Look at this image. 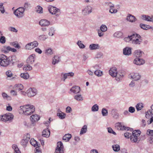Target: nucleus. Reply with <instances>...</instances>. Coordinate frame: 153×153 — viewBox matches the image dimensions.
Here are the masks:
<instances>
[{
  "label": "nucleus",
  "mask_w": 153,
  "mask_h": 153,
  "mask_svg": "<svg viewBox=\"0 0 153 153\" xmlns=\"http://www.w3.org/2000/svg\"><path fill=\"white\" fill-rule=\"evenodd\" d=\"M132 133V135L130 137L131 141L134 143H138L140 140H138V137L140 135L141 132L139 130H135L133 131Z\"/></svg>",
  "instance_id": "3"
},
{
  "label": "nucleus",
  "mask_w": 153,
  "mask_h": 153,
  "mask_svg": "<svg viewBox=\"0 0 153 153\" xmlns=\"http://www.w3.org/2000/svg\"><path fill=\"white\" fill-rule=\"evenodd\" d=\"M74 98L75 99L78 101H82L83 100V97L81 95H76L74 96Z\"/></svg>",
  "instance_id": "42"
},
{
  "label": "nucleus",
  "mask_w": 153,
  "mask_h": 153,
  "mask_svg": "<svg viewBox=\"0 0 153 153\" xmlns=\"http://www.w3.org/2000/svg\"><path fill=\"white\" fill-rule=\"evenodd\" d=\"M153 115L152 110H149L146 113V118L149 117V116H150L152 117Z\"/></svg>",
  "instance_id": "52"
},
{
  "label": "nucleus",
  "mask_w": 153,
  "mask_h": 153,
  "mask_svg": "<svg viewBox=\"0 0 153 153\" xmlns=\"http://www.w3.org/2000/svg\"><path fill=\"white\" fill-rule=\"evenodd\" d=\"M140 26L141 28L145 30L152 29V27H151L149 25H145L142 23L140 24Z\"/></svg>",
  "instance_id": "25"
},
{
  "label": "nucleus",
  "mask_w": 153,
  "mask_h": 153,
  "mask_svg": "<svg viewBox=\"0 0 153 153\" xmlns=\"http://www.w3.org/2000/svg\"><path fill=\"white\" fill-rule=\"evenodd\" d=\"M10 44L11 46H12L16 48H18V49L20 48V46L16 42H11L10 43Z\"/></svg>",
  "instance_id": "50"
},
{
  "label": "nucleus",
  "mask_w": 153,
  "mask_h": 153,
  "mask_svg": "<svg viewBox=\"0 0 153 153\" xmlns=\"http://www.w3.org/2000/svg\"><path fill=\"white\" fill-rule=\"evenodd\" d=\"M2 97L4 99H7L9 98H10L9 96H8L7 94L5 92H3L2 94Z\"/></svg>",
  "instance_id": "63"
},
{
  "label": "nucleus",
  "mask_w": 153,
  "mask_h": 153,
  "mask_svg": "<svg viewBox=\"0 0 153 153\" xmlns=\"http://www.w3.org/2000/svg\"><path fill=\"white\" fill-rule=\"evenodd\" d=\"M35 56L34 54L30 55L26 60L27 63L30 65L33 64L35 61Z\"/></svg>",
  "instance_id": "14"
},
{
  "label": "nucleus",
  "mask_w": 153,
  "mask_h": 153,
  "mask_svg": "<svg viewBox=\"0 0 153 153\" xmlns=\"http://www.w3.org/2000/svg\"><path fill=\"white\" fill-rule=\"evenodd\" d=\"M56 29L53 27H50L48 30V35L50 36H53L55 34Z\"/></svg>",
  "instance_id": "30"
},
{
  "label": "nucleus",
  "mask_w": 153,
  "mask_h": 153,
  "mask_svg": "<svg viewBox=\"0 0 153 153\" xmlns=\"http://www.w3.org/2000/svg\"><path fill=\"white\" fill-rule=\"evenodd\" d=\"M130 76L134 81L139 80L141 77L140 75L138 73H132L130 74Z\"/></svg>",
  "instance_id": "18"
},
{
  "label": "nucleus",
  "mask_w": 153,
  "mask_h": 153,
  "mask_svg": "<svg viewBox=\"0 0 153 153\" xmlns=\"http://www.w3.org/2000/svg\"><path fill=\"white\" fill-rule=\"evenodd\" d=\"M94 74L98 76H101L103 75L102 71L100 70H96L94 72Z\"/></svg>",
  "instance_id": "44"
},
{
  "label": "nucleus",
  "mask_w": 153,
  "mask_h": 153,
  "mask_svg": "<svg viewBox=\"0 0 153 153\" xmlns=\"http://www.w3.org/2000/svg\"><path fill=\"white\" fill-rule=\"evenodd\" d=\"M39 115L36 114L32 115L30 116V119L31 122L30 123L26 124V126L29 128H31L32 127L35 126V123L37 122L39 119Z\"/></svg>",
  "instance_id": "2"
},
{
  "label": "nucleus",
  "mask_w": 153,
  "mask_h": 153,
  "mask_svg": "<svg viewBox=\"0 0 153 153\" xmlns=\"http://www.w3.org/2000/svg\"><path fill=\"white\" fill-rule=\"evenodd\" d=\"M143 107V104L141 103H139L136 105V107L137 111L141 110Z\"/></svg>",
  "instance_id": "47"
},
{
  "label": "nucleus",
  "mask_w": 153,
  "mask_h": 153,
  "mask_svg": "<svg viewBox=\"0 0 153 153\" xmlns=\"http://www.w3.org/2000/svg\"><path fill=\"white\" fill-rule=\"evenodd\" d=\"M57 115L58 116L59 118L61 119H63L65 118V114L62 112L60 109L58 110V113H57Z\"/></svg>",
  "instance_id": "27"
},
{
  "label": "nucleus",
  "mask_w": 153,
  "mask_h": 153,
  "mask_svg": "<svg viewBox=\"0 0 153 153\" xmlns=\"http://www.w3.org/2000/svg\"><path fill=\"white\" fill-rule=\"evenodd\" d=\"M30 144L35 147H39V145L40 146V144H38L36 141L34 139L31 138L30 140Z\"/></svg>",
  "instance_id": "31"
},
{
  "label": "nucleus",
  "mask_w": 153,
  "mask_h": 153,
  "mask_svg": "<svg viewBox=\"0 0 153 153\" xmlns=\"http://www.w3.org/2000/svg\"><path fill=\"white\" fill-rule=\"evenodd\" d=\"M102 114L103 116H107L108 115L107 110L105 108H103L102 110Z\"/></svg>",
  "instance_id": "49"
},
{
  "label": "nucleus",
  "mask_w": 153,
  "mask_h": 153,
  "mask_svg": "<svg viewBox=\"0 0 153 153\" xmlns=\"http://www.w3.org/2000/svg\"><path fill=\"white\" fill-rule=\"evenodd\" d=\"M25 9L22 7H19L13 11V14L19 19L22 18L25 16Z\"/></svg>",
  "instance_id": "4"
},
{
  "label": "nucleus",
  "mask_w": 153,
  "mask_h": 153,
  "mask_svg": "<svg viewBox=\"0 0 153 153\" xmlns=\"http://www.w3.org/2000/svg\"><path fill=\"white\" fill-rule=\"evenodd\" d=\"M91 50H96L100 48V46L98 44H91L89 46Z\"/></svg>",
  "instance_id": "28"
},
{
  "label": "nucleus",
  "mask_w": 153,
  "mask_h": 153,
  "mask_svg": "<svg viewBox=\"0 0 153 153\" xmlns=\"http://www.w3.org/2000/svg\"><path fill=\"white\" fill-rule=\"evenodd\" d=\"M100 29V30H101L102 31L105 32L107 31V28L105 25H102L101 26Z\"/></svg>",
  "instance_id": "54"
},
{
  "label": "nucleus",
  "mask_w": 153,
  "mask_h": 153,
  "mask_svg": "<svg viewBox=\"0 0 153 153\" xmlns=\"http://www.w3.org/2000/svg\"><path fill=\"white\" fill-rule=\"evenodd\" d=\"M24 114L25 115H30L35 110L34 106L31 104H27L20 107Z\"/></svg>",
  "instance_id": "1"
},
{
  "label": "nucleus",
  "mask_w": 153,
  "mask_h": 153,
  "mask_svg": "<svg viewBox=\"0 0 153 153\" xmlns=\"http://www.w3.org/2000/svg\"><path fill=\"white\" fill-rule=\"evenodd\" d=\"M16 57L15 56H12L7 57V62H8V65L12 63L13 64V63L16 62Z\"/></svg>",
  "instance_id": "21"
},
{
  "label": "nucleus",
  "mask_w": 153,
  "mask_h": 153,
  "mask_svg": "<svg viewBox=\"0 0 153 153\" xmlns=\"http://www.w3.org/2000/svg\"><path fill=\"white\" fill-rule=\"evenodd\" d=\"M70 90L73 93L77 94L80 92V88L78 86H74L70 89Z\"/></svg>",
  "instance_id": "23"
},
{
  "label": "nucleus",
  "mask_w": 153,
  "mask_h": 153,
  "mask_svg": "<svg viewBox=\"0 0 153 153\" xmlns=\"http://www.w3.org/2000/svg\"><path fill=\"white\" fill-rule=\"evenodd\" d=\"M8 30L9 31L15 32H17L18 31V30L16 29L13 27H9L8 28Z\"/></svg>",
  "instance_id": "57"
},
{
  "label": "nucleus",
  "mask_w": 153,
  "mask_h": 153,
  "mask_svg": "<svg viewBox=\"0 0 153 153\" xmlns=\"http://www.w3.org/2000/svg\"><path fill=\"white\" fill-rule=\"evenodd\" d=\"M117 73V68L116 67L111 68L109 71V74L113 77H116Z\"/></svg>",
  "instance_id": "16"
},
{
  "label": "nucleus",
  "mask_w": 153,
  "mask_h": 153,
  "mask_svg": "<svg viewBox=\"0 0 153 153\" xmlns=\"http://www.w3.org/2000/svg\"><path fill=\"white\" fill-rule=\"evenodd\" d=\"M123 74L121 72H119L117 74V75L116 77V79L117 80H120L121 79L123 76Z\"/></svg>",
  "instance_id": "46"
},
{
  "label": "nucleus",
  "mask_w": 153,
  "mask_h": 153,
  "mask_svg": "<svg viewBox=\"0 0 153 153\" xmlns=\"http://www.w3.org/2000/svg\"><path fill=\"white\" fill-rule=\"evenodd\" d=\"M48 9L50 13L55 15L56 16H59L61 13L60 9L51 5H49L48 7Z\"/></svg>",
  "instance_id": "5"
},
{
  "label": "nucleus",
  "mask_w": 153,
  "mask_h": 153,
  "mask_svg": "<svg viewBox=\"0 0 153 153\" xmlns=\"http://www.w3.org/2000/svg\"><path fill=\"white\" fill-rule=\"evenodd\" d=\"M45 53L48 55H51L53 54V52L51 48H48L46 50Z\"/></svg>",
  "instance_id": "55"
},
{
  "label": "nucleus",
  "mask_w": 153,
  "mask_h": 153,
  "mask_svg": "<svg viewBox=\"0 0 153 153\" xmlns=\"http://www.w3.org/2000/svg\"><path fill=\"white\" fill-rule=\"evenodd\" d=\"M38 45V42L35 41L27 44L25 46V48L26 50H31L37 47Z\"/></svg>",
  "instance_id": "9"
},
{
  "label": "nucleus",
  "mask_w": 153,
  "mask_h": 153,
  "mask_svg": "<svg viewBox=\"0 0 153 153\" xmlns=\"http://www.w3.org/2000/svg\"><path fill=\"white\" fill-rule=\"evenodd\" d=\"M50 131L48 128L44 129L42 132V136L43 137H48L50 136Z\"/></svg>",
  "instance_id": "22"
},
{
  "label": "nucleus",
  "mask_w": 153,
  "mask_h": 153,
  "mask_svg": "<svg viewBox=\"0 0 153 153\" xmlns=\"http://www.w3.org/2000/svg\"><path fill=\"white\" fill-rule=\"evenodd\" d=\"M36 12L39 13H43L42 8L40 6L38 5L35 8Z\"/></svg>",
  "instance_id": "39"
},
{
  "label": "nucleus",
  "mask_w": 153,
  "mask_h": 153,
  "mask_svg": "<svg viewBox=\"0 0 153 153\" xmlns=\"http://www.w3.org/2000/svg\"><path fill=\"white\" fill-rule=\"evenodd\" d=\"M48 36L47 35H41L38 37V39L40 41H45L46 39H47Z\"/></svg>",
  "instance_id": "33"
},
{
  "label": "nucleus",
  "mask_w": 153,
  "mask_h": 153,
  "mask_svg": "<svg viewBox=\"0 0 153 153\" xmlns=\"http://www.w3.org/2000/svg\"><path fill=\"white\" fill-rule=\"evenodd\" d=\"M61 76V80H63L64 82L65 81V79L68 77L67 75H66L65 74H64L63 75L62 74Z\"/></svg>",
  "instance_id": "64"
},
{
  "label": "nucleus",
  "mask_w": 153,
  "mask_h": 153,
  "mask_svg": "<svg viewBox=\"0 0 153 153\" xmlns=\"http://www.w3.org/2000/svg\"><path fill=\"white\" fill-rule=\"evenodd\" d=\"M3 4H4L3 3H0V11L2 14H3L5 12V10Z\"/></svg>",
  "instance_id": "53"
},
{
  "label": "nucleus",
  "mask_w": 153,
  "mask_h": 153,
  "mask_svg": "<svg viewBox=\"0 0 153 153\" xmlns=\"http://www.w3.org/2000/svg\"><path fill=\"white\" fill-rule=\"evenodd\" d=\"M2 51L5 53H8L9 51H11L13 52H16L17 51L15 49L11 48L9 46H4L1 48Z\"/></svg>",
  "instance_id": "12"
},
{
  "label": "nucleus",
  "mask_w": 153,
  "mask_h": 153,
  "mask_svg": "<svg viewBox=\"0 0 153 153\" xmlns=\"http://www.w3.org/2000/svg\"><path fill=\"white\" fill-rule=\"evenodd\" d=\"M6 75L7 77V78H10L13 76V74L11 71L8 70L6 72Z\"/></svg>",
  "instance_id": "56"
},
{
  "label": "nucleus",
  "mask_w": 153,
  "mask_h": 153,
  "mask_svg": "<svg viewBox=\"0 0 153 153\" xmlns=\"http://www.w3.org/2000/svg\"><path fill=\"white\" fill-rule=\"evenodd\" d=\"M142 42L141 36L136 33L133 34L132 43L134 44L139 45Z\"/></svg>",
  "instance_id": "6"
},
{
  "label": "nucleus",
  "mask_w": 153,
  "mask_h": 153,
  "mask_svg": "<svg viewBox=\"0 0 153 153\" xmlns=\"http://www.w3.org/2000/svg\"><path fill=\"white\" fill-rule=\"evenodd\" d=\"M92 8L88 5L84 8L82 10V14L84 16H87L91 13L92 12Z\"/></svg>",
  "instance_id": "8"
},
{
  "label": "nucleus",
  "mask_w": 153,
  "mask_h": 153,
  "mask_svg": "<svg viewBox=\"0 0 153 153\" xmlns=\"http://www.w3.org/2000/svg\"><path fill=\"white\" fill-rule=\"evenodd\" d=\"M126 20L130 22L133 23L137 21L135 17L131 14H128L126 17Z\"/></svg>",
  "instance_id": "19"
},
{
  "label": "nucleus",
  "mask_w": 153,
  "mask_h": 153,
  "mask_svg": "<svg viewBox=\"0 0 153 153\" xmlns=\"http://www.w3.org/2000/svg\"><path fill=\"white\" fill-rule=\"evenodd\" d=\"M30 65L28 64L25 65L23 67V70L28 71L32 70V67Z\"/></svg>",
  "instance_id": "36"
},
{
  "label": "nucleus",
  "mask_w": 153,
  "mask_h": 153,
  "mask_svg": "<svg viewBox=\"0 0 153 153\" xmlns=\"http://www.w3.org/2000/svg\"><path fill=\"white\" fill-rule=\"evenodd\" d=\"M123 53L125 55H129L131 53V48L129 47H126L123 50Z\"/></svg>",
  "instance_id": "29"
},
{
  "label": "nucleus",
  "mask_w": 153,
  "mask_h": 153,
  "mask_svg": "<svg viewBox=\"0 0 153 153\" xmlns=\"http://www.w3.org/2000/svg\"><path fill=\"white\" fill-rule=\"evenodd\" d=\"M8 65L7 57L4 54L0 55V66L6 67Z\"/></svg>",
  "instance_id": "7"
},
{
  "label": "nucleus",
  "mask_w": 153,
  "mask_h": 153,
  "mask_svg": "<svg viewBox=\"0 0 153 153\" xmlns=\"http://www.w3.org/2000/svg\"><path fill=\"white\" fill-rule=\"evenodd\" d=\"M87 127L86 125H84L81 129L80 132V135H82L85 133L87 131Z\"/></svg>",
  "instance_id": "35"
},
{
  "label": "nucleus",
  "mask_w": 153,
  "mask_h": 153,
  "mask_svg": "<svg viewBox=\"0 0 153 153\" xmlns=\"http://www.w3.org/2000/svg\"><path fill=\"white\" fill-rule=\"evenodd\" d=\"M71 137V135L70 134H65L63 137V140L65 142H67L69 140Z\"/></svg>",
  "instance_id": "32"
},
{
  "label": "nucleus",
  "mask_w": 153,
  "mask_h": 153,
  "mask_svg": "<svg viewBox=\"0 0 153 153\" xmlns=\"http://www.w3.org/2000/svg\"><path fill=\"white\" fill-rule=\"evenodd\" d=\"M123 35L122 33L121 32H117L113 35L114 37L119 38L121 37Z\"/></svg>",
  "instance_id": "48"
},
{
  "label": "nucleus",
  "mask_w": 153,
  "mask_h": 153,
  "mask_svg": "<svg viewBox=\"0 0 153 153\" xmlns=\"http://www.w3.org/2000/svg\"><path fill=\"white\" fill-rule=\"evenodd\" d=\"M115 126L118 130H128L130 128L128 127L122 126L121 123H118L115 124Z\"/></svg>",
  "instance_id": "15"
},
{
  "label": "nucleus",
  "mask_w": 153,
  "mask_h": 153,
  "mask_svg": "<svg viewBox=\"0 0 153 153\" xmlns=\"http://www.w3.org/2000/svg\"><path fill=\"white\" fill-rule=\"evenodd\" d=\"M108 131L110 133L113 134L115 135L116 134V132L114 131L110 127H109L108 128Z\"/></svg>",
  "instance_id": "62"
},
{
  "label": "nucleus",
  "mask_w": 153,
  "mask_h": 153,
  "mask_svg": "<svg viewBox=\"0 0 153 153\" xmlns=\"http://www.w3.org/2000/svg\"><path fill=\"white\" fill-rule=\"evenodd\" d=\"M133 38V34L127 37H125L124 39V41L126 42H129V41L132 42V39Z\"/></svg>",
  "instance_id": "51"
},
{
  "label": "nucleus",
  "mask_w": 153,
  "mask_h": 153,
  "mask_svg": "<svg viewBox=\"0 0 153 153\" xmlns=\"http://www.w3.org/2000/svg\"><path fill=\"white\" fill-rule=\"evenodd\" d=\"M77 44L78 45L79 47L81 48H83L85 47V45L81 43V41H78L77 43Z\"/></svg>",
  "instance_id": "58"
},
{
  "label": "nucleus",
  "mask_w": 153,
  "mask_h": 153,
  "mask_svg": "<svg viewBox=\"0 0 153 153\" xmlns=\"http://www.w3.org/2000/svg\"><path fill=\"white\" fill-rule=\"evenodd\" d=\"M12 148L14 150V153H21L17 145L15 144L13 145Z\"/></svg>",
  "instance_id": "41"
},
{
  "label": "nucleus",
  "mask_w": 153,
  "mask_h": 153,
  "mask_svg": "<svg viewBox=\"0 0 153 153\" xmlns=\"http://www.w3.org/2000/svg\"><path fill=\"white\" fill-rule=\"evenodd\" d=\"M134 55L136 58H140L142 56V52L140 50H136L134 52Z\"/></svg>",
  "instance_id": "37"
},
{
  "label": "nucleus",
  "mask_w": 153,
  "mask_h": 153,
  "mask_svg": "<svg viewBox=\"0 0 153 153\" xmlns=\"http://www.w3.org/2000/svg\"><path fill=\"white\" fill-rule=\"evenodd\" d=\"M4 122H6L7 121L11 122L13 120L14 116L13 114L10 113H8L4 115Z\"/></svg>",
  "instance_id": "13"
},
{
  "label": "nucleus",
  "mask_w": 153,
  "mask_h": 153,
  "mask_svg": "<svg viewBox=\"0 0 153 153\" xmlns=\"http://www.w3.org/2000/svg\"><path fill=\"white\" fill-rule=\"evenodd\" d=\"M28 142V140H26L24 138L21 140V144L24 148H25L27 146V145Z\"/></svg>",
  "instance_id": "40"
},
{
  "label": "nucleus",
  "mask_w": 153,
  "mask_h": 153,
  "mask_svg": "<svg viewBox=\"0 0 153 153\" xmlns=\"http://www.w3.org/2000/svg\"><path fill=\"white\" fill-rule=\"evenodd\" d=\"M39 24L42 27H46L51 25V23L47 20L42 19L39 21Z\"/></svg>",
  "instance_id": "17"
},
{
  "label": "nucleus",
  "mask_w": 153,
  "mask_h": 153,
  "mask_svg": "<svg viewBox=\"0 0 153 153\" xmlns=\"http://www.w3.org/2000/svg\"><path fill=\"white\" fill-rule=\"evenodd\" d=\"M6 42L5 37L3 36H2L0 38V42L2 44H4Z\"/></svg>",
  "instance_id": "61"
},
{
  "label": "nucleus",
  "mask_w": 153,
  "mask_h": 153,
  "mask_svg": "<svg viewBox=\"0 0 153 153\" xmlns=\"http://www.w3.org/2000/svg\"><path fill=\"white\" fill-rule=\"evenodd\" d=\"M124 136L126 138H130L131 137V134L128 132H126L124 134Z\"/></svg>",
  "instance_id": "59"
},
{
  "label": "nucleus",
  "mask_w": 153,
  "mask_h": 153,
  "mask_svg": "<svg viewBox=\"0 0 153 153\" xmlns=\"http://www.w3.org/2000/svg\"><path fill=\"white\" fill-rule=\"evenodd\" d=\"M142 19L145 21L149 22H153V19L148 15H143L142 16Z\"/></svg>",
  "instance_id": "24"
},
{
  "label": "nucleus",
  "mask_w": 153,
  "mask_h": 153,
  "mask_svg": "<svg viewBox=\"0 0 153 153\" xmlns=\"http://www.w3.org/2000/svg\"><path fill=\"white\" fill-rule=\"evenodd\" d=\"M60 59V58L58 56H55L53 60L52 64L55 65L56 64L58 63L59 62Z\"/></svg>",
  "instance_id": "34"
},
{
  "label": "nucleus",
  "mask_w": 153,
  "mask_h": 153,
  "mask_svg": "<svg viewBox=\"0 0 153 153\" xmlns=\"http://www.w3.org/2000/svg\"><path fill=\"white\" fill-rule=\"evenodd\" d=\"M112 147L114 151L115 152H118L120 150V146L118 144L113 145Z\"/></svg>",
  "instance_id": "38"
},
{
  "label": "nucleus",
  "mask_w": 153,
  "mask_h": 153,
  "mask_svg": "<svg viewBox=\"0 0 153 153\" xmlns=\"http://www.w3.org/2000/svg\"><path fill=\"white\" fill-rule=\"evenodd\" d=\"M133 62L137 65H140L144 64L145 62L142 59H140V58H136L134 60Z\"/></svg>",
  "instance_id": "20"
},
{
  "label": "nucleus",
  "mask_w": 153,
  "mask_h": 153,
  "mask_svg": "<svg viewBox=\"0 0 153 153\" xmlns=\"http://www.w3.org/2000/svg\"><path fill=\"white\" fill-rule=\"evenodd\" d=\"M91 111L93 112L98 111L99 110V106L97 104H95L91 107Z\"/></svg>",
  "instance_id": "43"
},
{
  "label": "nucleus",
  "mask_w": 153,
  "mask_h": 153,
  "mask_svg": "<svg viewBox=\"0 0 153 153\" xmlns=\"http://www.w3.org/2000/svg\"><path fill=\"white\" fill-rule=\"evenodd\" d=\"M147 134L149 136H153V130L148 129L147 130Z\"/></svg>",
  "instance_id": "60"
},
{
  "label": "nucleus",
  "mask_w": 153,
  "mask_h": 153,
  "mask_svg": "<svg viewBox=\"0 0 153 153\" xmlns=\"http://www.w3.org/2000/svg\"><path fill=\"white\" fill-rule=\"evenodd\" d=\"M20 76L25 79H27L29 77V74L27 73L21 74Z\"/></svg>",
  "instance_id": "45"
},
{
  "label": "nucleus",
  "mask_w": 153,
  "mask_h": 153,
  "mask_svg": "<svg viewBox=\"0 0 153 153\" xmlns=\"http://www.w3.org/2000/svg\"><path fill=\"white\" fill-rule=\"evenodd\" d=\"M27 95L29 97H33L37 94V90L35 88H30L27 91Z\"/></svg>",
  "instance_id": "11"
},
{
  "label": "nucleus",
  "mask_w": 153,
  "mask_h": 153,
  "mask_svg": "<svg viewBox=\"0 0 153 153\" xmlns=\"http://www.w3.org/2000/svg\"><path fill=\"white\" fill-rule=\"evenodd\" d=\"M111 114L115 119H117L118 118L119 114L117 112V110L114 109H112L111 111Z\"/></svg>",
  "instance_id": "26"
},
{
  "label": "nucleus",
  "mask_w": 153,
  "mask_h": 153,
  "mask_svg": "<svg viewBox=\"0 0 153 153\" xmlns=\"http://www.w3.org/2000/svg\"><path fill=\"white\" fill-rule=\"evenodd\" d=\"M55 153H64V146L61 142L57 143Z\"/></svg>",
  "instance_id": "10"
}]
</instances>
